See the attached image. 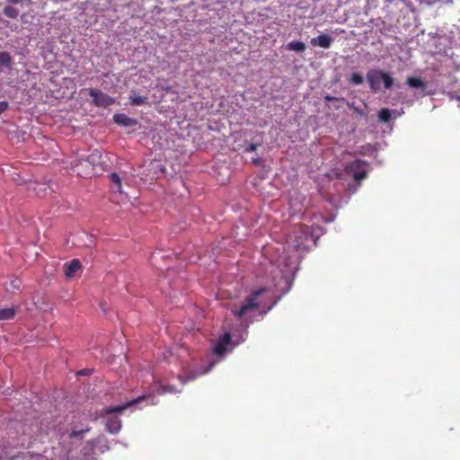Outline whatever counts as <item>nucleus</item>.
<instances>
[{
  "label": "nucleus",
  "instance_id": "1",
  "mask_svg": "<svg viewBox=\"0 0 460 460\" xmlns=\"http://www.w3.org/2000/svg\"><path fill=\"white\" fill-rule=\"evenodd\" d=\"M367 80L372 93H376L382 90V84L385 90L391 89L394 79L388 72L381 69H370L367 74Z\"/></svg>",
  "mask_w": 460,
  "mask_h": 460
},
{
  "label": "nucleus",
  "instance_id": "2",
  "mask_svg": "<svg viewBox=\"0 0 460 460\" xmlns=\"http://www.w3.org/2000/svg\"><path fill=\"white\" fill-rule=\"evenodd\" d=\"M266 292V288L261 287L258 289L253 290L249 296H247L241 305L239 309H232V313L238 318L241 319L246 314L252 311H256L261 307V302L259 297Z\"/></svg>",
  "mask_w": 460,
  "mask_h": 460
},
{
  "label": "nucleus",
  "instance_id": "3",
  "mask_svg": "<svg viewBox=\"0 0 460 460\" xmlns=\"http://www.w3.org/2000/svg\"><path fill=\"white\" fill-rule=\"evenodd\" d=\"M367 163L366 161L357 159L352 163L348 164L345 166V171L348 173H351L353 175L354 180L357 182H359L367 177Z\"/></svg>",
  "mask_w": 460,
  "mask_h": 460
},
{
  "label": "nucleus",
  "instance_id": "4",
  "mask_svg": "<svg viewBox=\"0 0 460 460\" xmlns=\"http://www.w3.org/2000/svg\"><path fill=\"white\" fill-rule=\"evenodd\" d=\"M89 94L93 98V103L96 107L107 108L115 102L114 98L94 88L89 90Z\"/></svg>",
  "mask_w": 460,
  "mask_h": 460
},
{
  "label": "nucleus",
  "instance_id": "5",
  "mask_svg": "<svg viewBox=\"0 0 460 460\" xmlns=\"http://www.w3.org/2000/svg\"><path fill=\"white\" fill-rule=\"evenodd\" d=\"M73 164L74 171L80 177L88 178L96 173L94 168L83 157L76 160Z\"/></svg>",
  "mask_w": 460,
  "mask_h": 460
},
{
  "label": "nucleus",
  "instance_id": "6",
  "mask_svg": "<svg viewBox=\"0 0 460 460\" xmlns=\"http://www.w3.org/2000/svg\"><path fill=\"white\" fill-rule=\"evenodd\" d=\"M232 337L230 332H225L222 336L219 337L217 341L214 346V353L217 356H222L225 354L227 349V345L231 342Z\"/></svg>",
  "mask_w": 460,
  "mask_h": 460
},
{
  "label": "nucleus",
  "instance_id": "7",
  "mask_svg": "<svg viewBox=\"0 0 460 460\" xmlns=\"http://www.w3.org/2000/svg\"><path fill=\"white\" fill-rule=\"evenodd\" d=\"M112 119L115 124L123 125L125 127H133L137 125V120L136 119L129 118L124 113H115Z\"/></svg>",
  "mask_w": 460,
  "mask_h": 460
},
{
  "label": "nucleus",
  "instance_id": "8",
  "mask_svg": "<svg viewBox=\"0 0 460 460\" xmlns=\"http://www.w3.org/2000/svg\"><path fill=\"white\" fill-rule=\"evenodd\" d=\"M143 399H144V396H140L137 399H133L132 401H128L124 404L109 407V408L105 409L104 413L105 414L120 413L123 411H125L127 408H128L129 406L137 403L140 400H143Z\"/></svg>",
  "mask_w": 460,
  "mask_h": 460
},
{
  "label": "nucleus",
  "instance_id": "9",
  "mask_svg": "<svg viewBox=\"0 0 460 460\" xmlns=\"http://www.w3.org/2000/svg\"><path fill=\"white\" fill-rule=\"evenodd\" d=\"M332 39L327 34H322L316 38H312L310 43L313 47H321L323 49H329L332 44Z\"/></svg>",
  "mask_w": 460,
  "mask_h": 460
},
{
  "label": "nucleus",
  "instance_id": "10",
  "mask_svg": "<svg viewBox=\"0 0 460 460\" xmlns=\"http://www.w3.org/2000/svg\"><path fill=\"white\" fill-rule=\"evenodd\" d=\"M106 429L115 434L121 429V420L115 415L109 416L106 420Z\"/></svg>",
  "mask_w": 460,
  "mask_h": 460
},
{
  "label": "nucleus",
  "instance_id": "11",
  "mask_svg": "<svg viewBox=\"0 0 460 460\" xmlns=\"http://www.w3.org/2000/svg\"><path fill=\"white\" fill-rule=\"evenodd\" d=\"M65 275L66 278H73L76 271L81 269V262L78 259H74L65 264Z\"/></svg>",
  "mask_w": 460,
  "mask_h": 460
},
{
  "label": "nucleus",
  "instance_id": "12",
  "mask_svg": "<svg viewBox=\"0 0 460 460\" xmlns=\"http://www.w3.org/2000/svg\"><path fill=\"white\" fill-rule=\"evenodd\" d=\"M101 157L102 155L97 150H94L89 155L86 157H83L88 164L92 165L93 168L96 171V167L101 164Z\"/></svg>",
  "mask_w": 460,
  "mask_h": 460
},
{
  "label": "nucleus",
  "instance_id": "13",
  "mask_svg": "<svg viewBox=\"0 0 460 460\" xmlns=\"http://www.w3.org/2000/svg\"><path fill=\"white\" fill-rule=\"evenodd\" d=\"M406 84L409 87L415 88V89H421L425 90L427 88V84L418 77H407L406 79Z\"/></svg>",
  "mask_w": 460,
  "mask_h": 460
},
{
  "label": "nucleus",
  "instance_id": "14",
  "mask_svg": "<svg viewBox=\"0 0 460 460\" xmlns=\"http://www.w3.org/2000/svg\"><path fill=\"white\" fill-rule=\"evenodd\" d=\"M288 49L291 51H296V53H302L306 49L305 42L299 40H292L288 43Z\"/></svg>",
  "mask_w": 460,
  "mask_h": 460
},
{
  "label": "nucleus",
  "instance_id": "15",
  "mask_svg": "<svg viewBox=\"0 0 460 460\" xmlns=\"http://www.w3.org/2000/svg\"><path fill=\"white\" fill-rule=\"evenodd\" d=\"M16 312L17 310L14 307L0 309V321L13 319Z\"/></svg>",
  "mask_w": 460,
  "mask_h": 460
},
{
  "label": "nucleus",
  "instance_id": "16",
  "mask_svg": "<svg viewBox=\"0 0 460 460\" xmlns=\"http://www.w3.org/2000/svg\"><path fill=\"white\" fill-rule=\"evenodd\" d=\"M110 181L111 184H113V187L116 191L122 192V185H121V178L119 173L117 172H111L109 175Z\"/></svg>",
  "mask_w": 460,
  "mask_h": 460
},
{
  "label": "nucleus",
  "instance_id": "17",
  "mask_svg": "<svg viewBox=\"0 0 460 460\" xmlns=\"http://www.w3.org/2000/svg\"><path fill=\"white\" fill-rule=\"evenodd\" d=\"M147 102V97L143 95H129V103L133 106L144 105Z\"/></svg>",
  "mask_w": 460,
  "mask_h": 460
},
{
  "label": "nucleus",
  "instance_id": "18",
  "mask_svg": "<svg viewBox=\"0 0 460 460\" xmlns=\"http://www.w3.org/2000/svg\"><path fill=\"white\" fill-rule=\"evenodd\" d=\"M391 116H392V111L389 109L379 110V111L377 113L378 120H379V122H382V123H388L391 119Z\"/></svg>",
  "mask_w": 460,
  "mask_h": 460
},
{
  "label": "nucleus",
  "instance_id": "19",
  "mask_svg": "<svg viewBox=\"0 0 460 460\" xmlns=\"http://www.w3.org/2000/svg\"><path fill=\"white\" fill-rule=\"evenodd\" d=\"M4 14L12 19H16L19 16V9L12 5H7L3 9Z\"/></svg>",
  "mask_w": 460,
  "mask_h": 460
},
{
  "label": "nucleus",
  "instance_id": "20",
  "mask_svg": "<svg viewBox=\"0 0 460 460\" xmlns=\"http://www.w3.org/2000/svg\"><path fill=\"white\" fill-rule=\"evenodd\" d=\"M349 109L356 112L358 115L363 118H367L368 115V108L367 105H365V109H359L358 108L354 103H348L347 104Z\"/></svg>",
  "mask_w": 460,
  "mask_h": 460
},
{
  "label": "nucleus",
  "instance_id": "21",
  "mask_svg": "<svg viewBox=\"0 0 460 460\" xmlns=\"http://www.w3.org/2000/svg\"><path fill=\"white\" fill-rule=\"evenodd\" d=\"M12 63V57L7 52H0V66H10Z\"/></svg>",
  "mask_w": 460,
  "mask_h": 460
},
{
  "label": "nucleus",
  "instance_id": "22",
  "mask_svg": "<svg viewBox=\"0 0 460 460\" xmlns=\"http://www.w3.org/2000/svg\"><path fill=\"white\" fill-rule=\"evenodd\" d=\"M348 82L354 85H359L363 82V77L359 73H353Z\"/></svg>",
  "mask_w": 460,
  "mask_h": 460
},
{
  "label": "nucleus",
  "instance_id": "23",
  "mask_svg": "<svg viewBox=\"0 0 460 460\" xmlns=\"http://www.w3.org/2000/svg\"><path fill=\"white\" fill-rule=\"evenodd\" d=\"M298 232L302 234L300 238H305L307 240V238L311 235V229L309 226H305V225H300L298 226Z\"/></svg>",
  "mask_w": 460,
  "mask_h": 460
},
{
  "label": "nucleus",
  "instance_id": "24",
  "mask_svg": "<svg viewBox=\"0 0 460 460\" xmlns=\"http://www.w3.org/2000/svg\"><path fill=\"white\" fill-rule=\"evenodd\" d=\"M162 392L161 394H173L179 392L172 385H165L164 386H162Z\"/></svg>",
  "mask_w": 460,
  "mask_h": 460
},
{
  "label": "nucleus",
  "instance_id": "25",
  "mask_svg": "<svg viewBox=\"0 0 460 460\" xmlns=\"http://www.w3.org/2000/svg\"><path fill=\"white\" fill-rule=\"evenodd\" d=\"M197 376L196 374L190 372L188 376L184 378L181 375L178 376V379L181 382L182 385H185L188 381L193 380Z\"/></svg>",
  "mask_w": 460,
  "mask_h": 460
},
{
  "label": "nucleus",
  "instance_id": "26",
  "mask_svg": "<svg viewBox=\"0 0 460 460\" xmlns=\"http://www.w3.org/2000/svg\"><path fill=\"white\" fill-rule=\"evenodd\" d=\"M260 144H254V143H252L250 144L249 146H247L244 149V152L245 153H252V152H255L258 147H259Z\"/></svg>",
  "mask_w": 460,
  "mask_h": 460
},
{
  "label": "nucleus",
  "instance_id": "27",
  "mask_svg": "<svg viewBox=\"0 0 460 460\" xmlns=\"http://www.w3.org/2000/svg\"><path fill=\"white\" fill-rule=\"evenodd\" d=\"M87 429L73 430L69 434V438L81 437Z\"/></svg>",
  "mask_w": 460,
  "mask_h": 460
},
{
  "label": "nucleus",
  "instance_id": "28",
  "mask_svg": "<svg viewBox=\"0 0 460 460\" xmlns=\"http://www.w3.org/2000/svg\"><path fill=\"white\" fill-rule=\"evenodd\" d=\"M8 108V103L4 101H0V115L4 112Z\"/></svg>",
  "mask_w": 460,
  "mask_h": 460
},
{
  "label": "nucleus",
  "instance_id": "29",
  "mask_svg": "<svg viewBox=\"0 0 460 460\" xmlns=\"http://www.w3.org/2000/svg\"><path fill=\"white\" fill-rule=\"evenodd\" d=\"M324 99H325V101H327V102H332V101H337V100H339V98L334 97V96H331V95H325Z\"/></svg>",
  "mask_w": 460,
  "mask_h": 460
},
{
  "label": "nucleus",
  "instance_id": "30",
  "mask_svg": "<svg viewBox=\"0 0 460 460\" xmlns=\"http://www.w3.org/2000/svg\"><path fill=\"white\" fill-rule=\"evenodd\" d=\"M261 159L260 157H257V158H253L252 160V164L258 165L261 164Z\"/></svg>",
  "mask_w": 460,
  "mask_h": 460
},
{
  "label": "nucleus",
  "instance_id": "31",
  "mask_svg": "<svg viewBox=\"0 0 460 460\" xmlns=\"http://www.w3.org/2000/svg\"><path fill=\"white\" fill-rule=\"evenodd\" d=\"M6 1L12 4H18L22 3L23 0H6Z\"/></svg>",
  "mask_w": 460,
  "mask_h": 460
},
{
  "label": "nucleus",
  "instance_id": "32",
  "mask_svg": "<svg viewBox=\"0 0 460 460\" xmlns=\"http://www.w3.org/2000/svg\"><path fill=\"white\" fill-rule=\"evenodd\" d=\"M302 210H291V216L294 217L297 214H299Z\"/></svg>",
  "mask_w": 460,
  "mask_h": 460
},
{
  "label": "nucleus",
  "instance_id": "33",
  "mask_svg": "<svg viewBox=\"0 0 460 460\" xmlns=\"http://www.w3.org/2000/svg\"><path fill=\"white\" fill-rule=\"evenodd\" d=\"M90 371H92V370H88V369L81 370L78 374H79V375H84V374H86V373H89Z\"/></svg>",
  "mask_w": 460,
  "mask_h": 460
},
{
  "label": "nucleus",
  "instance_id": "34",
  "mask_svg": "<svg viewBox=\"0 0 460 460\" xmlns=\"http://www.w3.org/2000/svg\"><path fill=\"white\" fill-rule=\"evenodd\" d=\"M155 259V255H152V260L154 261Z\"/></svg>",
  "mask_w": 460,
  "mask_h": 460
}]
</instances>
